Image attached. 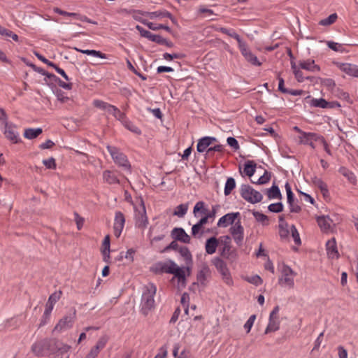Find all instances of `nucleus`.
<instances>
[{
	"label": "nucleus",
	"mask_w": 358,
	"mask_h": 358,
	"mask_svg": "<svg viewBox=\"0 0 358 358\" xmlns=\"http://www.w3.org/2000/svg\"><path fill=\"white\" fill-rule=\"evenodd\" d=\"M185 270L187 271V275H189L190 268L189 266L180 268L172 260H169L164 263L161 266V271L162 272L174 275L172 280L177 278L178 288H183L186 285V275Z\"/></svg>",
	"instance_id": "obj_1"
},
{
	"label": "nucleus",
	"mask_w": 358,
	"mask_h": 358,
	"mask_svg": "<svg viewBox=\"0 0 358 358\" xmlns=\"http://www.w3.org/2000/svg\"><path fill=\"white\" fill-rule=\"evenodd\" d=\"M156 292V286L152 283H150L144 287L141 297V312L145 316H147L155 308L154 296Z\"/></svg>",
	"instance_id": "obj_2"
},
{
	"label": "nucleus",
	"mask_w": 358,
	"mask_h": 358,
	"mask_svg": "<svg viewBox=\"0 0 358 358\" xmlns=\"http://www.w3.org/2000/svg\"><path fill=\"white\" fill-rule=\"evenodd\" d=\"M212 263L221 275L223 282L228 286H232L234 280L226 262L220 257H215L212 260Z\"/></svg>",
	"instance_id": "obj_3"
},
{
	"label": "nucleus",
	"mask_w": 358,
	"mask_h": 358,
	"mask_svg": "<svg viewBox=\"0 0 358 358\" xmlns=\"http://www.w3.org/2000/svg\"><path fill=\"white\" fill-rule=\"evenodd\" d=\"M240 193L245 201L253 204L260 202L263 199L262 194L249 185H242Z\"/></svg>",
	"instance_id": "obj_4"
},
{
	"label": "nucleus",
	"mask_w": 358,
	"mask_h": 358,
	"mask_svg": "<svg viewBox=\"0 0 358 358\" xmlns=\"http://www.w3.org/2000/svg\"><path fill=\"white\" fill-rule=\"evenodd\" d=\"M281 274L282 275L278 280L279 284L285 285L289 288H293L294 286V278L296 275V273L289 266L284 264L281 270Z\"/></svg>",
	"instance_id": "obj_5"
},
{
	"label": "nucleus",
	"mask_w": 358,
	"mask_h": 358,
	"mask_svg": "<svg viewBox=\"0 0 358 358\" xmlns=\"http://www.w3.org/2000/svg\"><path fill=\"white\" fill-rule=\"evenodd\" d=\"M107 150L110 154L114 162L120 166H122L125 169H130V164L124 154L120 152V150L114 146L107 145Z\"/></svg>",
	"instance_id": "obj_6"
},
{
	"label": "nucleus",
	"mask_w": 358,
	"mask_h": 358,
	"mask_svg": "<svg viewBox=\"0 0 358 358\" xmlns=\"http://www.w3.org/2000/svg\"><path fill=\"white\" fill-rule=\"evenodd\" d=\"M140 209H137L135 208L136 226L140 229H145L148 224V219L146 215L145 206L144 205L143 199H141L140 201Z\"/></svg>",
	"instance_id": "obj_7"
},
{
	"label": "nucleus",
	"mask_w": 358,
	"mask_h": 358,
	"mask_svg": "<svg viewBox=\"0 0 358 358\" xmlns=\"http://www.w3.org/2000/svg\"><path fill=\"white\" fill-rule=\"evenodd\" d=\"M211 276L212 271L210 267L206 264H203L199 267L196 275L198 285L205 287L207 285L209 279L211 278Z\"/></svg>",
	"instance_id": "obj_8"
},
{
	"label": "nucleus",
	"mask_w": 358,
	"mask_h": 358,
	"mask_svg": "<svg viewBox=\"0 0 358 358\" xmlns=\"http://www.w3.org/2000/svg\"><path fill=\"white\" fill-rule=\"evenodd\" d=\"M61 295L62 292L59 291L58 292H54L50 296L40 326H43L46 323V320L49 318L53 309L54 304L60 299Z\"/></svg>",
	"instance_id": "obj_9"
},
{
	"label": "nucleus",
	"mask_w": 358,
	"mask_h": 358,
	"mask_svg": "<svg viewBox=\"0 0 358 358\" xmlns=\"http://www.w3.org/2000/svg\"><path fill=\"white\" fill-rule=\"evenodd\" d=\"M75 318L76 310H74L71 314L66 315L60 319L59 322L55 326L54 331H61L70 329L72 327L73 324L74 323Z\"/></svg>",
	"instance_id": "obj_10"
},
{
	"label": "nucleus",
	"mask_w": 358,
	"mask_h": 358,
	"mask_svg": "<svg viewBox=\"0 0 358 358\" xmlns=\"http://www.w3.org/2000/svg\"><path fill=\"white\" fill-rule=\"evenodd\" d=\"M240 51L245 59L252 65L261 66L262 63L259 62L257 57L252 53L245 42H243L241 45L238 46Z\"/></svg>",
	"instance_id": "obj_11"
},
{
	"label": "nucleus",
	"mask_w": 358,
	"mask_h": 358,
	"mask_svg": "<svg viewBox=\"0 0 358 358\" xmlns=\"http://www.w3.org/2000/svg\"><path fill=\"white\" fill-rule=\"evenodd\" d=\"M321 136L316 133L306 132L303 134L302 136H299V143L301 144L309 145L313 149H315L314 141H320Z\"/></svg>",
	"instance_id": "obj_12"
},
{
	"label": "nucleus",
	"mask_w": 358,
	"mask_h": 358,
	"mask_svg": "<svg viewBox=\"0 0 358 358\" xmlns=\"http://www.w3.org/2000/svg\"><path fill=\"white\" fill-rule=\"evenodd\" d=\"M125 223V217L124 214L120 211H117L114 220V234L116 237H119L123 230Z\"/></svg>",
	"instance_id": "obj_13"
},
{
	"label": "nucleus",
	"mask_w": 358,
	"mask_h": 358,
	"mask_svg": "<svg viewBox=\"0 0 358 358\" xmlns=\"http://www.w3.org/2000/svg\"><path fill=\"white\" fill-rule=\"evenodd\" d=\"M172 238L184 243H189L190 236L180 227H175L171 233Z\"/></svg>",
	"instance_id": "obj_14"
},
{
	"label": "nucleus",
	"mask_w": 358,
	"mask_h": 358,
	"mask_svg": "<svg viewBox=\"0 0 358 358\" xmlns=\"http://www.w3.org/2000/svg\"><path fill=\"white\" fill-rule=\"evenodd\" d=\"M239 216L240 213L238 212L227 213L220 218L217 225L219 227H226L229 224H233Z\"/></svg>",
	"instance_id": "obj_15"
},
{
	"label": "nucleus",
	"mask_w": 358,
	"mask_h": 358,
	"mask_svg": "<svg viewBox=\"0 0 358 358\" xmlns=\"http://www.w3.org/2000/svg\"><path fill=\"white\" fill-rule=\"evenodd\" d=\"M49 346L50 341L43 340L33 344L31 346V351L38 357L43 356L44 351L49 350Z\"/></svg>",
	"instance_id": "obj_16"
},
{
	"label": "nucleus",
	"mask_w": 358,
	"mask_h": 358,
	"mask_svg": "<svg viewBox=\"0 0 358 358\" xmlns=\"http://www.w3.org/2000/svg\"><path fill=\"white\" fill-rule=\"evenodd\" d=\"M4 127V134L6 137L14 143H18V134L15 130V126L13 124L8 123V121H6Z\"/></svg>",
	"instance_id": "obj_17"
},
{
	"label": "nucleus",
	"mask_w": 358,
	"mask_h": 358,
	"mask_svg": "<svg viewBox=\"0 0 358 358\" xmlns=\"http://www.w3.org/2000/svg\"><path fill=\"white\" fill-rule=\"evenodd\" d=\"M217 139L215 137L205 136L200 138L196 145V150L199 152H206L208 148L214 142H216Z\"/></svg>",
	"instance_id": "obj_18"
},
{
	"label": "nucleus",
	"mask_w": 358,
	"mask_h": 358,
	"mask_svg": "<svg viewBox=\"0 0 358 358\" xmlns=\"http://www.w3.org/2000/svg\"><path fill=\"white\" fill-rule=\"evenodd\" d=\"M327 255L331 258H338L339 254L337 249V245L335 238L329 240L326 243Z\"/></svg>",
	"instance_id": "obj_19"
},
{
	"label": "nucleus",
	"mask_w": 358,
	"mask_h": 358,
	"mask_svg": "<svg viewBox=\"0 0 358 358\" xmlns=\"http://www.w3.org/2000/svg\"><path fill=\"white\" fill-rule=\"evenodd\" d=\"M332 220L329 216H320L317 218V222L323 232L330 231Z\"/></svg>",
	"instance_id": "obj_20"
},
{
	"label": "nucleus",
	"mask_w": 358,
	"mask_h": 358,
	"mask_svg": "<svg viewBox=\"0 0 358 358\" xmlns=\"http://www.w3.org/2000/svg\"><path fill=\"white\" fill-rule=\"evenodd\" d=\"M299 65L301 69L311 72L320 71V67L315 64V61L313 59H308L306 60L300 61Z\"/></svg>",
	"instance_id": "obj_21"
},
{
	"label": "nucleus",
	"mask_w": 358,
	"mask_h": 358,
	"mask_svg": "<svg viewBox=\"0 0 358 358\" xmlns=\"http://www.w3.org/2000/svg\"><path fill=\"white\" fill-rule=\"evenodd\" d=\"M340 69L349 76L358 78V66L355 64H342Z\"/></svg>",
	"instance_id": "obj_22"
},
{
	"label": "nucleus",
	"mask_w": 358,
	"mask_h": 358,
	"mask_svg": "<svg viewBox=\"0 0 358 358\" xmlns=\"http://www.w3.org/2000/svg\"><path fill=\"white\" fill-rule=\"evenodd\" d=\"M219 241L215 237H210L206 240L205 249L206 253L213 255L215 252Z\"/></svg>",
	"instance_id": "obj_23"
},
{
	"label": "nucleus",
	"mask_w": 358,
	"mask_h": 358,
	"mask_svg": "<svg viewBox=\"0 0 358 358\" xmlns=\"http://www.w3.org/2000/svg\"><path fill=\"white\" fill-rule=\"evenodd\" d=\"M208 209L206 207V204L203 201H198L193 209V214L194 217H198L199 215H207Z\"/></svg>",
	"instance_id": "obj_24"
},
{
	"label": "nucleus",
	"mask_w": 358,
	"mask_h": 358,
	"mask_svg": "<svg viewBox=\"0 0 358 358\" xmlns=\"http://www.w3.org/2000/svg\"><path fill=\"white\" fill-rule=\"evenodd\" d=\"M236 252L231 250V246L229 243H224V246L221 251V256L227 259L233 260L236 258Z\"/></svg>",
	"instance_id": "obj_25"
},
{
	"label": "nucleus",
	"mask_w": 358,
	"mask_h": 358,
	"mask_svg": "<svg viewBox=\"0 0 358 358\" xmlns=\"http://www.w3.org/2000/svg\"><path fill=\"white\" fill-rule=\"evenodd\" d=\"M280 321L278 318H273L269 317V322L265 330V334H267L271 332H274L279 329Z\"/></svg>",
	"instance_id": "obj_26"
},
{
	"label": "nucleus",
	"mask_w": 358,
	"mask_h": 358,
	"mask_svg": "<svg viewBox=\"0 0 358 358\" xmlns=\"http://www.w3.org/2000/svg\"><path fill=\"white\" fill-rule=\"evenodd\" d=\"M43 130L41 128H29L24 130V136L27 139H34L38 137L40 134H41Z\"/></svg>",
	"instance_id": "obj_27"
},
{
	"label": "nucleus",
	"mask_w": 358,
	"mask_h": 358,
	"mask_svg": "<svg viewBox=\"0 0 358 358\" xmlns=\"http://www.w3.org/2000/svg\"><path fill=\"white\" fill-rule=\"evenodd\" d=\"M266 194L268 199H281L282 194L279 187L277 185H273L270 189L266 191Z\"/></svg>",
	"instance_id": "obj_28"
},
{
	"label": "nucleus",
	"mask_w": 358,
	"mask_h": 358,
	"mask_svg": "<svg viewBox=\"0 0 358 358\" xmlns=\"http://www.w3.org/2000/svg\"><path fill=\"white\" fill-rule=\"evenodd\" d=\"M314 185L318 187L323 196L326 197L329 194V190L327 184L320 178H315L313 180Z\"/></svg>",
	"instance_id": "obj_29"
},
{
	"label": "nucleus",
	"mask_w": 358,
	"mask_h": 358,
	"mask_svg": "<svg viewBox=\"0 0 358 358\" xmlns=\"http://www.w3.org/2000/svg\"><path fill=\"white\" fill-rule=\"evenodd\" d=\"M339 173H341L344 177H345L350 183L356 184V176L352 171H350V170L345 167H341L339 169Z\"/></svg>",
	"instance_id": "obj_30"
},
{
	"label": "nucleus",
	"mask_w": 358,
	"mask_h": 358,
	"mask_svg": "<svg viewBox=\"0 0 358 358\" xmlns=\"http://www.w3.org/2000/svg\"><path fill=\"white\" fill-rule=\"evenodd\" d=\"M142 22L146 25L150 29H152V30H154V31H156V30H159L160 29H163L164 30H166V31L168 32H171V28L166 25V24H155L152 22H148V20H143Z\"/></svg>",
	"instance_id": "obj_31"
},
{
	"label": "nucleus",
	"mask_w": 358,
	"mask_h": 358,
	"mask_svg": "<svg viewBox=\"0 0 358 358\" xmlns=\"http://www.w3.org/2000/svg\"><path fill=\"white\" fill-rule=\"evenodd\" d=\"M145 15L150 18L153 19L156 17L164 18L166 17H171V13L166 10H157L155 12H147L145 13Z\"/></svg>",
	"instance_id": "obj_32"
},
{
	"label": "nucleus",
	"mask_w": 358,
	"mask_h": 358,
	"mask_svg": "<svg viewBox=\"0 0 358 358\" xmlns=\"http://www.w3.org/2000/svg\"><path fill=\"white\" fill-rule=\"evenodd\" d=\"M76 51L80 52L83 54L87 55H92L93 57H99L101 59H106V55L95 50H80L78 48H75Z\"/></svg>",
	"instance_id": "obj_33"
},
{
	"label": "nucleus",
	"mask_w": 358,
	"mask_h": 358,
	"mask_svg": "<svg viewBox=\"0 0 358 358\" xmlns=\"http://www.w3.org/2000/svg\"><path fill=\"white\" fill-rule=\"evenodd\" d=\"M103 180L108 184L119 183V180L117 177L110 171H105L103 173Z\"/></svg>",
	"instance_id": "obj_34"
},
{
	"label": "nucleus",
	"mask_w": 358,
	"mask_h": 358,
	"mask_svg": "<svg viewBox=\"0 0 358 358\" xmlns=\"http://www.w3.org/2000/svg\"><path fill=\"white\" fill-rule=\"evenodd\" d=\"M122 123L128 130L131 131V132L136 134H141V129L134 125L131 122H130L126 117H124V120L122 121Z\"/></svg>",
	"instance_id": "obj_35"
},
{
	"label": "nucleus",
	"mask_w": 358,
	"mask_h": 358,
	"mask_svg": "<svg viewBox=\"0 0 358 358\" xmlns=\"http://www.w3.org/2000/svg\"><path fill=\"white\" fill-rule=\"evenodd\" d=\"M329 103L324 99H312L310 106L316 108H327Z\"/></svg>",
	"instance_id": "obj_36"
},
{
	"label": "nucleus",
	"mask_w": 358,
	"mask_h": 358,
	"mask_svg": "<svg viewBox=\"0 0 358 358\" xmlns=\"http://www.w3.org/2000/svg\"><path fill=\"white\" fill-rule=\"evenodd\" d=\"M256 164L253 161H248L245 164L244 172L245 173L251 177L255 172Z\"/></svg>",
	"instance_id": "obj_37"
},
{
	"label": "nucleus",
	"mask_w": 358,
	"mask_h": 358,
	"mask_svg": "<svg viewBox=\"0 0 358 358\" xmlns=\"http://www.w3.org/2000/svg\"><path fill=\"white\" fill-rule=\"evenodd\" d=\"M235 187L236 181L234 178L231 177L228 178L224 186V195H229L231 193L232 190L235 188Z\"/></svg>",
	"instance_id": "obj_38"
},
{
	"label": "nucleus",
	"mask_w": 358,
	"mask_h": 358,
	"mask_svg": "<svg viewBox=\"0 0 358 358\" xmlns=\"http://www.w3.org/2000/svg\"><path fill=\"white\" fill-rule=\"evenodd\" d=\"M179 253L180 255L184 257L185 260L186 261L187 264H192V256L189 250V249L185 246L180 247L179 248Z\"/></svg>",
	"instance_id": "obj_39"
},
{
	"label": "nucleus",
	"mask_w": 358,
	"mask_h": 358,
	"mask_svg": "<svg viewBox=\"0 0 358 358\" xmlns=\"http://www.w3.org/2000/svg\"><path fill=\"white\" fill-rule=\"evenodd\" d=\"M188 210V204L187 203H182L178 205L176 210L173 212V215L178 216L179 217H183L187 213Z\"/></svg>",
	"instance_id": "obj_40"
},
{
	"label": "nucleus",
	"mask_w": 358,
	"mask_h": 358,
	"mask_svg": "<svg viewBox=\"0 0 358 358\" xmlns=\"http://www.w3.org/2000/svg\"><path fill=\"white\" fill-rule=\"evenodd\" d=\"M108 113L111 114L113 116H114L117 120L122 121L124 120V117H126L125 114L120 110L119 108H117L116 106H111Z\"/></svg>",
	"instance_id": "obj_41"
},
{
	"label": "nucleus",
	"mask_w": 358,
	"mask_h": 358,
	"mask_svg": "<svg viewBox=\"0 0 358 358\" xmlns=\"http://www.w3.org/2000/svg\"><path fill=\"white\" fill-rule=\"evenodd\" d=\"M224 146L222 145H216L213 147L208 148L206 150L205 158L208 159L213 156L215 152H222Z\"/></svg>",
	"instance_id": "obj_42"
},
{
	"label": "nucleus",
	"mask_w": 358,
	"mask_h": 358,
	"mask_svg": "<svg viewBox=\"0 0 358 358\" xmlns=\"http://www.w3.org/2000/svg\"><path fill=\"white\" fill-rule=\"evenodd\" d=\"M93 105L96 108L109 112L112 105L101 100L96 99L93 101Z\"/></svg>",
	"instance_id": "obj_43"
},
{
	"label": "nucleus",
	"mask_w": 358,
	"mask_h": 358,
	"mask_svg": "<svg viewBox=\"0 0 358 358\" xmlns=\"http://www.w3.org/2000/svg\"><path fill=\"white\" fill-rule=\"evenodd\" d=\"M337 17H338V16H337L336 13L331 14L328 17L320 20L319 22V24L322 25V26L331 25L336 22Z\"/></svg>",
	"instance_id": "obj_44"
},
{
	"label": "nucleus",
	"mask_w": 358,
	"mask_h": 358,
	"mask_svg": "<svg viewBox=\"0 0 358 358\" xmlns=\"http://www.w3.org/2000/svg\"><path fill=\"white\" fill-rule=\"evenodd\" d=\"M108 337L106 336H103L99 338L96 345L93 347L98 352H100L102 349H103L108 342Z\"/></svg>",
	"instance_id": "obj_45"
},
{
	"label": "nucleus",
	"mask_w": 358,
	"mask_h": 358,
	"mask_svg": "<svg viewBox=\"0 0 358 358\" xmlns=\"http://www.w3.org/2000/svg\"><path fill=\"white\" fill-rule=\"evenodd\" d=\"M327 45L330 49L335 52H343L345 50L343 44L341 43H338L334 41H327Z\"/></svg>",
	"instance_id": "obj_46"
},
{
	"label": "nucleus",
	"mask_w": 358,
	"mask_h": 358,
	"mask_svg": "<svg viewBox=\"0 0 358 358\" xmlns=\"http://www.w3.org/2000/svg\"><path fill=\"white\" fill-rule=\"evenodd\" d=\"M231 234H244V229L241 225L240 219L230 228Z\"/></svg>",
	"instance_id": "obj_47"
},
{
	"label": "nucleus",
	"mask_w": 358,
	"mask_h": 358,
	"mask_svg": "<svg viewBox=\"0 0 358 358\" xmlns=\"http://www.w3.org/2000/svg\"><path fill=\"white\" fill-rule=\"evenodd\" d=\"M252 214L258 222H262L263 224H268V217L266 215L258 211H254Z\"/></svg>",
	"instance_id": "obj_48"
},
{
	"label": "nucleus",
	"mask_w": 358,
	"mask_h": 358,
	"mask_svg": "<svg viewBox=\"0 0 358 358\" xmlns=\"http://www.w3.org/2000/svg\"><path fill=\"white\" fill-rule=\"evenodd\" d=\"M268 210L273 213H280L283 210V205L281 202L271 203L268 207Z\"/></svg>",
	"instance_id": "obj_49"
},
{
	"label": "nucleus",
	"mask_w": 358,
	"mask_h": 358,
	"mask_svg": "<svg viewBox=\"0 0 358 358\" xmlns=\"http://www.w3.org/2000/svg\"><path fill=\"white\" fill-rule=\"evenodd\" d=\"M286 192H287V203H291L294 201V196L292 191L291 186L289 182H286L285 185Z\"/></svg>",
	"instance_id": "obj_50"
},
{
	"label": "nucleus",
	"mask_w": 358,
	"mask_h": 358,
	"mask_svg": "<svg viewBox=\"0 0 358 358\" xmlns=\"http://www.w3.org/2000/svg\"><path fill=\"white\" fill-rule=\"evenodd\" d=\"M291 233L292 236L293 237L294 241L295 244L299 245L301 243V238L299 236V234L294 225H292L291 227Z\"/></svg>",
	"instance_id": "obj_51"
},
{
	"label": "nucleus",
	"mask_w": 358,
	"mask_h": 358,
	"mask_svg": "<svg viewBox=\"0 0 358 358\" xmlns=\"http://www.w3.org/2000/svg\"><path fill=\"white\" fill-rule=\"evenodd\" d=\"M271 179V173H268L267 171H265L263 176H262L257 181L255 182V184L258 185H263L267 183Z\"/></svg>",
	"instance_id": "obj_52"
},
{
	"label": "nucleus",
	"mask_w": 358,
	"mask_h": 358,
	"mask_svg": "<svg viewBox=\"0 0 358 358\" xmlns=\"http://www.w3.org/2000/svg\"><path fill=\"white\" fill-rule=\"evenodd\" d=\"M321 84L326 87L328 90H332L336 85L334 80L331 78L322 79Z\"/></svg>",
	"instance_id": "obj_53"
},
{
	"label": "nucleus",
	"mask_w": 358,
	"mask_h": 358,
	"mask_svg": "<svg viewBox=\"0 0 358 358\" xmlns=\"http://www.w3.org/2000/svg\"><path fill=\"white\" fill-rule=\"evenodd\" d=\"M255 319H256V315H252L249 317V319L247 320L245 324H244V328H245V329H246L247 333H249L250 331L251 328L253 326Z\"/></svg>",
	"instance_id": "obj_54"
},
{
	"label": "nucleus",
	"mask_w": 358,
	"mask_h": 358,
	"mask_svg": "<svg viewBox=\"0 0 358 358\" xmlns=\"http://www.w3.org/2000/svg\"><path fill=\"white\" fill-rule=\"evenodd\" d=\"M43 164L45 166V167L47 169H56L55 159L53 157H50L48 159L43 160Z\"/></svg>",
	"instance_id": "obj_55"
},
{
	"label": "nucleus",
	"mask_w": 358,
	"mask_h": 358,
	"mask_svg": "<svg viewBox=\"0 0 358 358\" xmlns=\"http://www.w3.org/2000/svg\"><path fill=\"white\" fill-rule=\"evenodd\" d=\"M136 29L139 31L141 36L145 37L150 40L152 33H151L150 31L144 29L142 27H141L139 25H137L136 27Z\"/></svg>",
	"instance_id": "obj_56"
},
{
	"label": "nucleus",
	"mask_w": 358,
	"mask_h": 358,
	"mask_svg": "<svg viewBox=\"0 0 358 358\" xmlns=\"http://www.w3.org/2000/svg\"><path fill=\"white\" fill-rule=\"evenodd\" d=\"M226 34L230 37L235 38L238 43V46L241 45L244 42L241 38L240 36L233 30L228 29L227 33H226Z\"/></svg>",
	"instance_id": "obj_57"
},
{
	"label": "nucleus",
	"mask_w": 358,
	"mask_h": 358,
	"mask_svg": "<svg viewBox=\"0 0 358 358\" xmlns=\"http://www.w3.org/2000/svg\"><path fill=\"white\" fill-rule=\"evenodd\" d=\"M227 142L228 145L232 148H234L235 150H238L240 148L237 140L234 137H228L227 139Z\"/></svg>",
	"instance_id": "obj_58"
},
{
	"label": "nucleus",
	"mask_w": 358,
	"mask_h": 358,
	"mask_svg": "<svg viewBox=\"0 0 358 358\" xmlns=\"http://www.w3.org/2000/svg\"><path fill=\"white\" fill-rule=\"evenodd\" d=\"M56 82L58 85L65 90H70L72 89V86H73V84L71 83H66L64 81H62L59 78L57 77V78L56 79V80L55 81Z\"/></svg>",
	"instance_id": "obj_59"
},
{
	"label": "nucleus",
	"mask_w": 358,
	"mask_h": 358,
	"mask_svg": "<svg viewBox=\"0 0 358 358\" xmlns=\"http://www.w3.org/2000/svg\"><path fill=\"white\" fill-rule=\"evenodd\" d=\"M55 10L56 11V13L62 15H65V16H71V17H75L76 19H77V17L78 16H80V14L78 13H69V12H66V11H64L58 8H55Z\"/></svg>",
	"instance_id": "obj_60"
},
{
	"label": "nucleus",
	"mask_w": 358,
	"mask_h": 358,
	"mask_svg": "<svg viewBox=\"0 0 358 358\" xmlns=\"http://www.w3.org/2000/svg\"><path fill=\"white\" fill-rule=\"evenodd\" d=\"M231 234L232 235L233 238H234L235 243L238 246L242 245L243 241V237H244V234Z\"/></svg>",
	"instance_id": "obj_61"
},
{
	"label": "nucleus",
	"mask_w": 358,
	"mask_h": 358,
	"mask_svg": "<svg viewBox=\"0 0 358 358\" xmlns=\"http://www.w3.org/2000/svg\"><path fill=\"white\" fill-rule=\"evenodd\" d=\"M164 38L157 34H152L150 41L157 43V44L162 45Z\"/></svg>",
	"instance_id": "obj_62"
},
{
	"label": "nucleus",
	"mask_w": 358,
	"mask_h": 358,
	"mask_svg": "<svg viewBox=\"0 0 358 358\" xmlns=\"http://www.w3.org/2000/svg\"><path fill=\"white\" fill-rule=\"evenodd\" d=\"M248 282L255 285H259L262 283V280L259 275H254L248 278Z\"/></svg>",
	"instance_id": "obj_63"
},
{
	"label": "nucleus",
	"mask_w": 358,
	"mask_h": 358,
	"mask_svg": "<svg viewBox=\"0 0 358 358\" xmlns=\"http://www.w3.org/2000/svg\"><path fill=\"white\" fill-rule=\"evenodd\" d=\"M54 145H55V143L52 141L48 139L45 142L39 145V148L42 150H45V149H50V148H52V146H54Z\"/></svg>",
	"instance_id": "obj_64"
}]
</instances>
